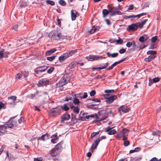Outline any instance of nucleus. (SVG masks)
Listing matches in <instances>:
<instances>
[{
    "instance_id": "7ed1b4c3",
    "label": "nucleus",
    "mask_w": 161,
    "mask_h": 161,
    "mask_svg": "<svg viewBox=\"0 0 161 161\" xmlns=\"http://www.w3.org/2000/svg\"><path fill=\"white\" fill-rule=\"evenodd\" d=\"M77 52V49L68 51L60 56L59 57L58 60L60 62L62 63L68 57L74 55Z\"/></svg>"
},
{
    "instance_id": "864d4df0",
    "label": "nucleus",
    "mask_w": 161,
    "mask_h": 161,
    "mask_svg": "<svg viewBox=\"0 0 161 161\" xmlns=\"http://www.w3.org/2000/svg\"><path fill=\"white\" fill-rule=\"evenodd\" d=\"M95 94L96 92L94 90L92 91L90 93V95L91 96H93L95 95Z\"/></svg>"
},
{
    "instance_id": "7c9ffc66",
    "label": "nucleus",
    "mask_w": 161,
    "mask_h": 161,
    "mask_svg": "<svg viewBox=\"0 0 161 161\" xmlns=\"http://www.w3.org/2000/svg\"><path fill=\"white\" fill-rule=\"evenodd\" d=\"M74 100L73 101V103L75 105L78 104L80 103V101L79 99L77 98H74Z\"/></svg>"
},
{
    "instance_id": "e433bc0d",
    "label": "nucleus",
    "mask_w": 161,
    "mask_h": 161,
    "mask_svg": "<svg viewBox=\"0 0 161 161\" xmlns=\"http://www.w3.org/2000/svg\"><path fill=\"white\" fill-rule=\"evenodd\" d=\"M54 70V68L53 67H51L47 70V72L49 74H51L52 72Z\"/></svg>"
},
{
    "instance_id": "412c9836",
    "label": "nucleus",
    "mask_w": 161,
    "mask_h": 161,
    "mask_svg": "<svg viewBox=\"0 0 161 161\" xmlns=\"http://www.w3.org/2000/svg\"><path fill=\"white\" fill-rule=\"evenodd\" d=\"M147 21V19H145L141 22L136 23L137 27H139L140 28H142L143 27V26L146 23Z\"/></svg>"
},
{
    "instance_id": "6e6d98bb",
    "label": "nucleus",
    "mask_w": 161,
    "mask_h": 161,
    "mask_svg": "<svg viewBox=\"0 0 161 161\" xmlns=\"http://www.w3.org/2000/svg\"><path fill=\"white\" fill-rule=\"evenodd\" d=\"M81 95V93H80L79 94H75L73 98H77L80 97V96Z\"/></svg>"
},
{
    "instance_id": "a18cd8bd",
    "label": "nucleus",
    "mask_w": 161,
    "mask_h": 161,
    "mask_svg": "<svg viewBox=\"0 0 161 161\" xmlns=\"http://www.w3.org/2000/svg\"><path fill=\"white\" fill-rule=\"evenodd\" d=\"M153 83H154V82L153 81V79L149 78V79L148 85L149 86H151Z\"/></svg>"
},
{
    "instance_id": "393cba45",
    "label": "nucleus",
    "mask_w": 161,
    "mask_h": 161,
    "mask_svg": "<svg viewBox=\"0 0 161 161\" xmlns=\"http://www.w3.org/2000/svg\"><path fill=\"white\" fill-rule=\"evenodd\" d=\"M76 65V63L75 62H72L70 63L68 66L70 69H72L75 67Z\"/></svg>"
},
{
    "instance_id": "69168bd1",
    "label": "nucleus",
    "mask_w": 161,
    "mask_h": 161,
    "mask_svg": "<svg viewBox=\"0 0 161 161\" xmlns=\"http://www.w3.org/2000/svg\"><path fill=\"white\" fill-rule=\"evenodd\" d=\"M142 159V158L139 157L138 158H134V161H140Z\"/></svg>"
},
{
    "instance_id": "4468645a",
    "label": "nucleus",
    "mask_w": 161,
    "mask_h": 161,
    "mask_svg": "<svg viewBox=\"0 0 161 161\" xmlns=\"http://www.w3.org/2000/svg\"><path fill=\"white\" fill-rule=\"evenodd\" d=\"M119 111H121L124 113H125L129 111V108L127 106H122L119 108Z\"/></svg>"
},
{
    "instance_id": "2eb2a0df",
    "label": "nucleus",
    "mask_w": 161,
    "mask_h": 161,
    "mask_svg": "<svg viewBox=\"0 0 161 161\" xmlns=\"http://www.w3.org/2000/svg\"><path fill=\"white\" fill-rule=\"evenodd\" d=\"M38 83L40 85L43 86L48 84L49 83V81L47 80L43 79L39 80Z\"/></svg>"
},
{
    "instance_id": "4be33fe9",
    "label": "nucleus",
    "mask_w": 161,
    "mask_h": 161,
    "mask_svg": "<svg viewBox=\"0 0 161 161\" xmlns=\"http://www.w3.org/2000/svg\"><path fill=\"white\" fill-rule=\"evenodd\" d=\"M56 51V49L55 48H53L52 49L49 50L46 52V54L47 56H49L52 53H54Z\"/></svg>"
},
{
    "instance_id": "5fc2aeb1",
    "label": "nucleus",
    "mask_w": 161,
    "mask_h": 161,
    "mask_svg": "<svg viewBox=\"0 0 161 161\" xmlns=\"http://www.w3.org/2000/svg\"><path fill=\"white\" fill-rule=\"evenodd\" d=\"M24 121V118L23 117H21L20 118L18 119V122L19 124H21L22 122H23Z\"/></svg>"
},
{
    "instance_id": "aec40b11",
    "label": "nucleus",
    "mask_w": 161,
    "mask_h": 161,
    "mask_svg": "<svg viewBox=\"0 0 161 161\" xmlns=\"http://www.w3.org/2000/svg\"><path fill=\"white\" fill-rule=\"evenodd\" d=\"M156 55H150L148 58H146L145 59L144 61L146 62H149L154 59Z\"/></svg>"
},
{
    "instance_id": "b1692460",
    "label": "nucleus",
    "mask_w": 161,
    "mask_h": 161,
    "mask_svg": "<svg viewBox=\"0 0 161 161\" xmlns=\"http://www.w3.org/2000/svg\"><path fill=\"white\" fill-rule=\"evenodd\" d=\"M102 13L103 17H105L109 13V11L108 9V10L107 9H104L103 10Z\"/></svg>"
},
{
    "instance_id": "c756f323",
    "label": "nucleus",
    "mask_w": 161,
    "mask_h": 161,
    "mask_svg": "<svg viewBox=\"0 0 161 161\" xmlns=\"http://www.w3.org/2000/svg\"><path fill=\"white\" fill-rule=\"evenodd\" d=\"M48 68V67L47 66H42L41 67V68H39V69H40L41 71V72H44Z\"/></svg>"
},
{
    "instance_id": "052dcab7",
    "label": "nucleus",
    "mask_w": 161,
    "mask_h": 161,
    "mask_svg": "<svg viewBox=\"0 0 161 161\" xmlns=\"http://www.w3.org/2000/svg\"><path fill=\"white\" fill-rule=\"evenodd\" d=\"M92 101H94L96 102L100 103L101 102V101L100 100L96 98H93L92 100Z\"/></svg>"
},
{
    "instance_id": "f257e3e1",
    "label": "nucleus",
    "mask_w": 161,
    "mask_h": 161,
    "mask_svg": "<svg viewBox=\"0 0 161 161\" xmlns=\"http://www.w3.org/2000/svg\"><path fill=\"white\" fill-rule=\"evenodd\" d=\"M48 36L51 39L55 40L68 39L67 35H62L60 32L57 30L52 31L49 33Z\"/></svg>"
},
{
    "instance_id": "13d9d810",
    "label": "nucleus",
    "mask_w": 161,
    "mask_h": 161,
    "mask_svg": "<svg viewBox=\"0 0 161 161\" xmlns=\"http://www.w3.org/2000/svg\"><path fill=\"white\" fill-rule=\"evenodd\" d=\"M86 58L88 60V61H92L93 60V56H91V57H87Z\"/></svg>"
},
{
    "instance_id": "f03ea898",
    "label": "nucleus",
    "mask_w": 161,
    "mask_h": 161,
    "mask_svg": "<svg viewBox=\"0 0 161 161\" xmlns=\"http://www.w3.org/2000/svg\"><path fill=\"white\" fill-rule=\"evenodd\" d=\"M15 125V122L14 121H9L7 124L0 126V136L3 135L7 132L8 128H12Z\"/></svg>"
},
{
    "instance_id": "4d7b16f0",
    "label": "nucleus",
    "mask_w": 161,
    "mask_h": 161,
    "mask_svg": "<svg viewBox=\"0 0 161 161\" xmlns=\"http://www.w3.org/2000/svg\"><path fill=\"white\" fill-rule=\"evenodd\" d=\"M87 97V94L86 92H84L83 96L80 97L81 98H86Z\"/></svg>"
},
{
    "instance_id": "c03bdc74",
    "label": "nucleus",
    "mask_w": 161,
    "mask_h": 161,
    "mask_svg": "<svg viewBox=\"0 0 161 161\" xmlns=\"http://www.w3.org/2000/svg\"><path fill=\"white\" fill-rule=\"evenodd\" d=\"M114 91V90H106L104 91V92L106 93H113Z\"/></svg>"
},
{
    "instance_id": "c85d7f7f",
    "label": "nucleus",
    "mask_w": 161,
    "mask_h": 161,
    "mask_svg": "<svg viewBox=\"0 0 161 161\" xmlns=\"http://www.w3.org/2000/svg\"><path fill=\"white\" fill-rule=\"evenodd\" d=\"M147 54H150V55H156V52L155 51L152 50L148 51L147 52Z\"/></svg>"
},
{
    "instance_id": "ea45409f",
    "label": "nucleus",
    "mask_w": 161,
    "mask_h": 161,
    "mask_svg": "<svg viewBox=\"0 0 161 161\" xmlns=\"http://www.w3.org/2000/svg\"><path fill=\"white\" fill-rule=\"evenodd\" d=\"M103 66L101 67H102V69H106L108 67V65L109 63H107L105 64H103Z\"/></svg>"
},
{
    "instance_id": "72a5a7b5",
    "label": "nucleus",
    "mask_w": 161,
    "mask_h": 161,
    "mask_svg": "<svg viewBox=\"0 0 161 161\" xmlns=\"http://www.w3.org/2000/svg\"><path fill=\"white\" fill-rule=\"evenodd\" d=\"M22 76V75L21 73H18L15 77L16 79H19Z\"/></svg>"
},
{
    "instance_id": "dca6fc26",
    "label": "nucleus",
    "mask_w": 161,
    "mask_h": 161,
    "mask_svg": "<svg viewBox=\"0 0 161 161\" xmlns=\"http://www.w3.org/2000/svg\"><path fill=\"white\" fill-rule=\"evenodd\" d=\"M49 135L47 134L42 135L41 136L39 137L38 139L44 141L49 139Z\"/></svg>"
},
{
    "instance_id": "a211bd4d",
    "label": "nucleus",
    "mask_w": 161,
    "mask_h": 161,
    "mask_svg": "<svg viewBox=\"0 0 161 161\" xmlns=\"http://www.w3.org/2000/svg\"><path fill=\"white\" fill-rule=\"evenodd\" d=\"M106 54L108 57L114 58L117 57L118 56L119 53H111L110 52H107L106 53Z\"/></svg>"
},
{
    "instance_id": "774afa93",
    "label": "nucleus",
    "mask_w": 161,
    "mask_h": 161,
    "mask_svg": "<svg viewBox=\"0 0 161 161\" xmlns=\"http://www.w3.org/2000/svg\"><path fill=\"white\" fill-rule=\"evenodd\" d=\"M157 159L156 157H153L152 158L150 161H157Z\"/></svg>"
},
{
    "instance_id": "c9c22d12",
    "label": "nucleus",
    "mask_w": 161,
    "mask_h": 161,
    "mask_svg": "<svg viewBox=\"0 0 161 161\" xmlns=\"http://www.w3.org/2000/svg\"><path fill=\"white\" fill-rule=\"evenodd\" d=\"M9 99L12 100L14 102L16 100V97L15 96H12L10 97H8Z\"/></svg>"
},
{
    "instance_id": "338daca9",
    "label": "nucleus",
    "mask_w": 161,
    "mask_h": 161,
    "mask_svg": "<svg viewBox=\"0 0 161 161\" xmlns=\"http://www.w3.org/2000/svg\"><path fill=\"white\" fill-rule=\"evenodd\" d=\"M3 51H0V58H2L3 56Z\"/></svg>"
},
{
    "instance_id": "1a4fd4ad",
    "label": "nucleus",
    "mask_w": 161,
    "mask_h": 161,
    "mask_svg": "<svg viewBox=\"0 0 161 161\" xmlns=\"http://www.w3.org/2000/svg\"><path fill=\"white\" fill-rule=\"evenodd\" d=\"M114 127H111L108 126L106 129V132H108V134L110 135H113L116 132V130L113 129Z\"/></svg>"
},
{
    "instance_id": "bb28decb",
    "label": "nucleus",
    "mask_w": 161,
    "mask_h": 161,
    "mask_svg": "<svg viewBox=\"0 0 161 161\" xmlns=\"http://www.w3.org/2000/svg\"><path fill=\"white\" fill-rule=\"evenodd\" d=\"M56 57V55H54L51 57H47V59L48 60L51 62L53 61L55 59V57Z\"/></svg>"
},
{
    "instance_id": "cd10ccee",
    "label": "nucleus",
    "mask_w": 161,
    "mask_h": 161,
    "mask_svg": "<svg viewBox=\"0 0 161 161\" xmlns=\"http://www.w3.org/2000/svg\"><path fill=\"white\" fill-rule=\"evenodd\" d=\"M61 108L62 109L65 111H67L69 109V107L65 104H64L63 106H62Z\"/></svg>"
},
{
    "instance_id": "37998d69",
    "label": "nucleus",
    "mask_w": 161,
    "mask_h": 161,
    "mask_svg": "<svg viewBox=\"0 0 161 161\" xmlns=\"http://www.w3.org/2000/svg\"><path fill=\"white\" fill-rule=\"evenodd\" d=\"M139 41L141 42H143L145 41L144 40V38L143 36H140L139 39Z\"/></svg>"
},
{
    "instance_id": "ddd939ff",
    "label": "nucleus",
    "mask_w": 161,
    "mask_h": 161,
    "mask_svg": "<svg viewBox=\"0 0 161 161\" xmlns=\"http://www.w3.org/2000/svg\"><path fill=\"white\" fill-rule=\"evenodd\" d=\"M71 19L72 20H75L77 14L79 15L78 13L75 11L73 9L71 10Z\"/></svg>"
},
{
    "instance_id": "8fccbe9b",
    "label": "nucleus",
    "mask_w": 161,
    "mask_h": 161,
    "mask_svg": "<svg viewBox=\"0 0 161 161\" xmlns=\"http://www.w3.org/2000/svg\"><path fill=\"white\" fill-rule=\"evenodd\" d=\"M97 30H96V29H94L93 27L91 29V30L90 31V33L91 34H92L94 32L97 31Z\"/></svg>"
},
{
    "instance_id": "603ef678",
    "label": "nucleus",
    "mask_w": 161,
    "mask_h": 161,
    "mask_svg": "<svg viewBox=\"0 0 161 161\" xmlns=\"http://www.w3.org/2000/svg\"><path fill=\"white\" fill-rule=\"evenodd\" d=\"M126 51V50L124 48H122L119 50V52L120 54H123L125 53Z\"/></svg>"
},
{
    "instance_id": "473e14b6",
    "label": "nucleus",
    "mask_w": 161,
    "mask_h": 161,
    "mask_svg": "<svg viewBox=\"0 0 161 161\" xmlns=\"http://www.w3.org/2000/svg\"><path fill=\"white\" fill-rule=\"evenodd\" d=\"M73 111L75 113L78 114L79 112V108L78 107H75L73 109Z\"/></svg>"
},
{
    "instance_id": "0e129e2a",
    "label": "nucleus",
    "mask_w": 161,
    "mask_h": 161,
    "mask_svg": "<svg viewBox=\"0 0 161 161\" xmlns=\"http://www.w3.org/2000/svg\"><path fill=\"white\" fill-rule=\"evenodd\" d=\"M143 36L144 37V40L145 41H146L148 38V36L144 34Z\"/></svg>"
},
{
    "instance_id": "423d86ee",
    "label": "nucleus",
    "mask_w": 161,
    "mask_h": 161,
    "mask_svg": "<svg viewBox=\"0 0 161 161\" xmlns=\"http://www.w3.org/2000/svg\"><path fill=\"white\" fill-rule=\"evenodd\" d=\"M110 15L113 16L115 15H121L122 13L119 11L117 8L114 7H110L108 8Z\"/></svg>"
},
{
    "instance_id": "f704fd0d",
    "label": "nucleus",
    "mask_w": 161,
    "mask_h": 161,
    "mask_svg": "<svg viewBox=\"0 0 161 161\" xmlns=\"http://www.w3.org/2000/svg\"><path fill=\"white\" fill-rule=\"evenodd\" d=\"M27 5V2H23L20 4V7L21 8H24Z\"/></svg>"
},
{
    "instance_id": "58836bf2",
    "label": "nucleus",
    "mask_w": 161,
    "mask_h": 161,
    "mask_svg": "<svg viewBox=\"0 0 161 161\" xmlns=\"http://www.w3.org/2000/svg\"><path fill=\"white\" fill-rule=\"evenodd\" d=\"M46 3H47L50 4L52 5H53L55 4V3L53 1H46Z\"/></svg>"
},
{
    "instance_id": "2f4dec72",
    "label": "nucleus",
    "mask_w": 161,
    "mask_h": 161,
    "mask_svg": "<svg viewBox=\"0 0 161 161\" xmlns=\"http://www.w3.org/2000/svg\"><path fill=\"white\" fill-rule=\"evenodd\" d=\"M93 60H100L102 59V57L99 56H93Z\"/></svg>"
},
{
    "instance_id": "6e6552de",
    "label": "nucleus",
    "mask_w": 161,
    "mask_h": 161,
    "mask_svg": "<svg viewBox=\"0 0 161 161\" xmlns=\"http://www.w3.org/2000/svg\"><path fill=\"white\" fill-rule=\"evenodd\" d=\"M137 25L136 23L130 25L127 28V30L128 31H135L137 29Z\"/></svg>"
},
{
    "instance_id": "4c0bfd02",
    "label": "nucleus",
    "mask_w": 161,
    "mask_h": 161,
    "mask_svg": "<svg viewBox=\"0 0 161 161\" xmlns=\"http://www.w3.org/2000/svg\"><path fill=\"white\" fill-rule=\"evenodd\" d=\"M157 36H155L153 37L152 38L151 40V42H156V41H157Z\"/></svg>"
},
{
    "instance_id": "09e8293b",
    "label": "nucleus",
    "mask_w": 161,
    "mask_h": 161,
    "mask_svg": "<svg viewBox=\"0 0 161 161\" xmlns=\"http://www.w3.org/2000/svg\"><path fill=\"white\" fill-rule=\"evenodd\" d=\"M59 3L62 6H64L66 4L64 1H59Z\"/></svg>"
},
{
    "instance_id": "f3484780",
    "label": "nucleus",
    "mask_w": 161,
    "mask_h": 161,
    "mask_svg": "<svg viewBox=\"0 0 161 161\" xmlns=\"http://www.w3.org/2000/svg\"><path fill=\"white\" fill-rule=\"evenodd\" d=\"M124 131H128V129H123L119 133L117 134V135L115 137L117 139L121 137L123 135L126 133V132H124Z\"/></svg>"
},
{
    "instance_id": "79ce46f5",
    "label": "nucleus",
    "mask_w": 161,
    "mask_h": 161,
    "mask_svg": "<svg viewBox=\"0 0 161 161\" xmlns=\"http://www.w3.org/2000/svg\"><path fill=\"white\" fill-rule=\"evenodd\" d=\"M116 42L118 44H121L123 42V40L121 38H119V39L116 40Z\"/></svg>"
},
{
    "instance_id": "bf43d9fd",
    "label": "nucleus",
    "mask_w": 161,
    "mask_h": 161,
    "mask_svg": "<svg viewBox=\"0 0 161 161\" xmlns=\"http://www.w3.org/2000/svg\"><path fill=\"white\" fill-rule=\"evenodd\" d=\"M13 29L15 31H16L18 30V25H14L13 27Z\"/></svg>"
},
{
    "instance_id": "20e7f679",
    "label": "nucleus",
    "mask_w": 161,
    "mask_h": 161,
    "mask_svg": "<svg viewBox=\"0 0 161 161\" xmlns=\"http://www.w3.org/2000/svg\"><path fill=\"white\" fill-rule=\"evenodd\" d=\"M63 142L61 141L57 144L56 147L52 150L50 152V154L53 156H56L61 151L62 147V145Z\"/></svg>"
},
{
    "instance_id": "f8f14e48",
    "label": "nucleus",
    "mask_w": 161,
    "mask_h": 161,
    "mask_svg": "<svg viewBox=\"0 0 161 161\" xmlns=\"http://www.w3.org/2000/svg\"><path fill=\"white\" fill-rule=\"evenodd\" d=\"M70 118V115L68 114H64L61 118V123H63L65 121L69 120Z\"/></svg>"
},
{
    "instance_id": "39448f33",
    "label": "nucleus",
    "mask_w": 161,
    "mask_h": 161,
    "mask_svg": "<svg viewBox=\"0 0 161 161\" xmlns=\"http://www.w3.org/2000/svg\"><path fill=\"white\" fill-rule=\"evenodd\" d=\"M104 98L106 99V102L108 104L112 103L117 98V96L114 95H110L109 94L104 95Z\"/></svg>"
},
{
    "instance_id": "5701e85b",
    "label": "nucleus",
    "mask_w": 161,
    "mask_h": 161,
    "mask_svg": "<svg viewBox=\"0 0 161 161\" xmlns=\"http://www.w3.org/2000/svg\"><path fill=\"white\" fill-rule=\"evenodd\" d=\"M61 111V110L59 107H57L55 108H53L52 109V111L53 113H55L57 114L60 111Z\"/></svg>"
},
{
    "instance_id": "a19ab883",
    "label": "nucleus",
    "mask_w": 161,
    "mask_h": 161,
    "mask_svg": "<svg viewBox=\"0 0 161 161\" xmlns=\"http://www.w3.org/2000/svg\"><path fill=\"white\" fill-rule=\"evenodd\" d=\"M153 81L154 83H156L157 82H158L159 80L160 79L158 77H155L154 78H153Z\"/></svg>"
},
{
    "instance_id": "de8ad7c7",
    "label": "nucleus",
    "mask_w": 161,
    "mask_h": 161,
    "mask_svg": "<svg viewBox=\"0 0 161 161\" xmlns=\"http://www.w3.org/2000/svg\"><path fill=\"white\" fill-rule=\"evenodd\" d=\"M123 144L125 146L127 147L129 145L130 142H129L128 140L125 141H124Z\"/></svg>"
},
{
    "instance_id": "0eeeda50",
    "label": "nucleus",
    "mask_w": 161,
    "mask_h": 161,
    "mask_svg": "<svg viewBox=\"0 0 161 161\" xmlns=\"http://www.w3.org/2000/svg\"><path fill=\"white\" fill-rule=\"evenodd\" d=\"M106 138V137L105 136H102L101 137L100 139L98 138L96 139L93 143L91 147V149L92 150H94V149H96L100 141L102 139H105Z\"/></svg>"
},
{
    "instance_id": "9d476101",
    "label": "nucleus",
    "mask_w": 161,
    "mask_h": 161,
    "mask_svg": "<svg viewBox=\"0 0 161 161\" xmlns=\"http://www.w3.org/2000/svg\"><path fill=\"white\" fill-rule=\"evenodd\" d=\"M146 13H142L140 14H138L137 15H126L125 16L126 19H130V18H135L136 17H137L138 19L140 17L146 15Z\"/></svg>"
},
{
    "instance_id": "a878e982",
    "label": "nucleus",
    "mask_w": 161,
    "mask_h": 161,
    "mask_svg": "<svg viewBox=\"0 0 161 161\" xmlns=\"http://www.w3.org/2000/svg\"><path fill=\"white\" fill-rule=\"evenodd\" d=\"M118 64L117 62H115L113 64H112L111 66L109 67L108 68H107V70H110L112 69L115 66Z\"/></svg>"
},
{
    "instance_id": "e2e57ef3",
    "label": "nucleus",
    "mask_w": 161,
    "mask_h": 161,
    "mask_svg": "<svg viewBox=\"0 0 161 161\" xmlns=\"http://www.w3.org/2000/svg\"><path fill=\"white\" fill-rule=\"evenodd\" d=\"M92 69L93 70H99L102 69V68L101 67H97V68H93Z\"/></svg>"
},
{
    "instance_id": "680f3d73",
    "label": "nucleus",
    "mask_w": 161,
    "mask_h": 161,
    "mask_svg": "<svg viewBox=\"0 0 161 161\" xmlns=\"http://www.w3.org/2000/svg\"><path fill=\"white\" fill-rule=\"evenodd\" d=\"M5 147V146L3 145L1 148L0 149V155L3 152V149Z\"/></svg>"
},
{
    "instance_id": "3c124183",
    "label": "nucleus",
    "mask_w": 161,
    "mask_h": 161,
    "mask_svg": "<svg viewBox=\"0 0 161 161\" xmlns=\"http://www.w3.org/2000/svg\"><path fill=\"white\" fill-rule=\"evenodd\" d=\"M133 42H128L126 44V46L128 47H130L132 45Z\"/></svg>"
},
{
    "instance_id": "6ab92c4d",
    "label": "nucleus",
    "mask_w": 161,
    "mask_h": 161,
    "mask_svg": "<svg viewBox=\"0 0 161 161\" xmlns=\"http://www.w3.org/2000/svg\"><path fill=\"white\" fill-rule=\"evenodd\" d=\"M52 139L51 140V142L53 144L57 142V140L58 139L57 137V134L56 133L54 135H52L51 137Z\"/></svg>"
},
{
    "instance_id": "49530a36",
    "label": "nucleus",
    "mask_w": 161,
    "mask_h": 161,
    "mask_svg": "<svg viewBox=\"0 0 161 161\" xmlns=\"http://www.w3.org/2000/svg\"><path fill=\"white\" fill-rule=\"evenodd\" d=\"M153 134L154 135H156L159 136L160 134V132L159 131H153Z\"/></svg>"
},
{
    "instance_id": "9b49d317",
    "label": "nucleus",
    "mask_w": 161,
    "mask_h": 161,
    "mask_svg": "<svg viewBox=\"0 0 161 161\" xmlns=\"http://www.w3.org/2000/svg\"><path fill=\"white\" fill-rule=\"evenodd\" d=\"M67 83V80L66 77L64 76L60 80L59 82V86H62L65 85Z\"/></svg>"
}]
</instances>
